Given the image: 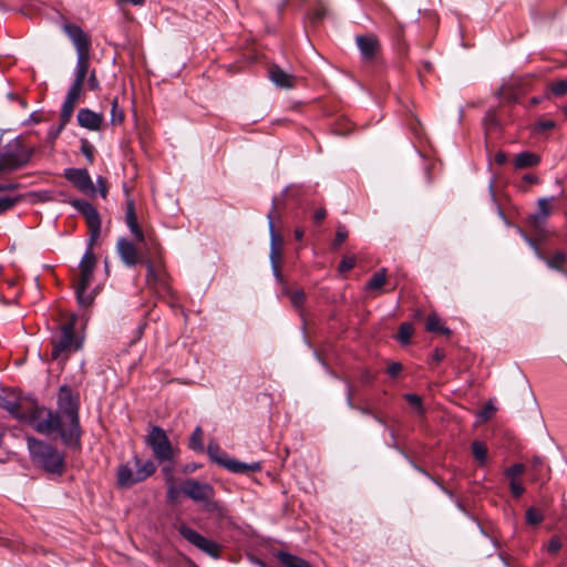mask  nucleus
<instances>
[{"label": "nucleus", "mask_w": 567, "mask_h": 567, "mask_svg": "<svg viewBox=\"0 0 567 567\" xmlns=\"http://www.w3.org/2000/svg\"><path fill=\"white\" fill-rule=\"evenodd\" d=\"M79 408V395L68 385H61L58 393L56 411L41 406V410H38L41 421L35 424V431L45 435L58 433L65 446L73 450L80 449Z\"/></svg>", "instance_id": "obj_1"}, {"label": "nucleus", "mask_w": 567, "mask_h": 567, "mask_svg": "<svg viewBox=\"0 0 567 567\" xmlns=\"http://www.w3.org/2000/svg\"><path fill=\"white\" fill-rule=\"evenodd\" d=\"M85 218L90 230L89 247L80 261V278L74 284L76 300L80 306L87 307L93 302V296L87 292L92 282L96 259L93 246L101 234V217L97 209L85 199H73L69 202Z\"/></svg>", "instance_id": "obj_2"}, {"label": "nucleus", "mask_w": 567, "mask_h": 567, "mask_svg": "<svg viewBox=\"0 0 567 567\" xmlns=\"http://www.w3.org/2000/svg\"><path fill=\"white\" fill-rule=\"evenodd\" d=\"M28 450L34 465L51 474L61 475L64 472V454L55 446L35 437H28Z\"/></svg>", "instance_id": "obj_3"}, {"label": "nucleus", "mask_w": 567, "mask_h": 567, "mask_svg": "<svg viewBox=\"0 0 567 567\" xmlns=\"http://www.w3.org/2000/svg\"><path fill=\"white\" fill-rule=\"evenodd\" d=\"M76 315H71L68 321L59 326L51 337L52 360H66L70 353L81 349L82 340L75 336Z\"/></svg>", "instance_id": "obj_4"}, {"label": "nucleus", "mask_w": 567, "mask_h": 567, "mask_svg": "<svg viewBox=\"0 0 567 567\" xmlns=\"http://www.w3.org/2000/svg\"><path fill=\"white\" fill-rule=\"evenodd\" d=\"M0 408L6 410L13 419L30 424L35 430V424L41 421L38 410H41L34 400L17 395L14 393L0 396Z\"/></svg>", "instance_id": "obj_5"}, {"label": "nucleus", "mask_w": 567, "mask_h": 567, "mask_svg": "<svg viewBox=\"0 0 567 567\" xmlns=\"http://www.w3.org/2000/svg\"><path fill=\"white\" fill-rule=\"evenodd\" d=\"M156 471L153 461H142L137 455L132 457V462L121 464L116 472V483L122 488H128L137 483L144 482Z\"/></svg>", "instance_id": "obj_6"}, {"label": "nucleus", "mask_w": 567, "mask_h": 567, "mask_svg": "<svg viewBox=\"0 0 567 567\" xmlns=\"http://www.w3.org/2000/svg\"><path fill=\"white\" fill-rule=\"evenodd\" d=\"M63 32L71 40L76 51L74 73L90 74L91 37L78 24L64 23Z\"/></svg>", "instance_id": "obj_7"}, {"label": "nucleus", "mask_w": 567, "mask_h": 567, "mask_svg": "<svg viewBox=\"0 0 567 567\" xmlns=\"http://www.w3.org/2000/svg\"><path fill=\"white\" fill-rule=\"evenodd\" d=\"M145 443L159 464L174 462L179 455V450L172 445L166 432L161 426L151 427Z\"/></svg>", "instance_id": "obj_8"}, {"label": "nucleus", "mask_w": 567, "mask_h": 567, "mask_svg": "<svg viewBox=\"0 0 567 567\" xmlns=\"http://www.w3.org/2000/svg\"><path fill=\"white\" fill-rule=\"evenodd\" d=\"M182 492L194 502L202 503L204 509L209 513L220 511V504L215 499V489L208 483H202L194 478L184 481Z\"/></svg>", "instance_id": "obj_9"}, {"label": "nucleus", "mask_w": 567, "mask_h": 567, "mask_svg": "<svg viewBox=\"0 0 567 567\" xmlns=\"http://www.w3.org/2000/svg\"><path fill=\"white\" fill-rule=\"evenodd\" d=\"M146 284L155 293L159 296L169 295L172 289L169 285V275L166 271L161 256L152 260H146Z\"/></svg>", "instance_id": "obj_10"}, {"label": "nucleus", "mask_w": 567, "mask_h": 567, "mask_svg": "<svg viewBox=\"0 0 567 567\" xmlns=\"http://www.w3.org/2000/svg\"><path fill=\"white\" fill-rule=\"evenodd\" d=\"M87 75L84 73H74V81L71 84L65 100L62 104L61 113H60V126L56 130V134L60 133L64 126L70 122L74 107L76 103L79 102L82 92H83V84L86 80Z\"/></svg>", "instance_id": "obj_11"}, {"label": "nucleus", "mask_w": 567, "mask_h": 567, "mask_svg": "<svg viewBox=\"0 0 567 567\" xmlns=\"http://www.w3.org/2000/svg\"><path fill=\"white\" fill-rule=\"evenodd\" d=\"M178 532L183 538H185L188 543H190L203 553L213 558L219 557L220 546L216 542L208 539L207 537L200 535L186 525H181L178 527Z\"/></svg>", "instance_id": "obj_12"}, {"label": "nucleus", "mask_w": 567, "mask_h": 567, "mask_svg": "<svg viewBox=\"0 0 567 567\" xmlns=\"http://www.w3.org/2000/svg\"><path fill=\"white\" fill-rule=\"evenodd\" d=\"M178 532L183 538H185L188 543H190L203 553L213 558L219 557L220 546L216 542L208 539L207 537L200 535L186 525H181L178 527Z\"/></svg>", "instance_id": "obj_13"}, {"label": "nucleus", "mask_w": 567, "mask_h": 567, "mask_svg": "<svg viewBox=\"0 0 567 567\" xmlns=\"http://www.w3.org/2000/svg\"><path fill=\"white\" fill-rule=\"evenodd\" d=\"M63 176L81 193L95 195L96 188L86 168H65Z\"/></svg>", "instance_id": "obj_14"}, {"label": "nucleus", "mask_w": 567, "mask_h": 567, "mask_svg": "<svg viewBox=\"0 0 567 567\" xmlns=\"http://www.w3.org/2000/svg\"><path fill=\"white\" fill-rule=\"evenodd\" d=\"M553 197L547 198L543 197L537 200V212L530 215L527 219L528 225L533 228L535 233L542 230L543 226L546 223V219L551 214V202Z\"/></svg>", "instance_id": "obj_15"}, {"label": "nucleus", "mask_w": 567, "mask_h": 567, "mask_svg": "<svg viewBox=\"0 0 567 567\" xmlns=\"http://www.w3.org/2000/svg\"><path fill=\"white\" fill-rule=\"evenodd\" d=\"M124 192L126 194L125 223L134 238L138 243H142L144 241L145 236L137 221L134 199L130 196L128 188L126 186H124Z\"/></svg>", "instance_id": "obj_16"}, {"label": "nucleus", "mask_w": 567, "mask_h": 567, "mask_svg": "<svg viewBox=\"0 0 567 567\" xmlns=\"http://www.w3.org/2000/svg\"><path fill=\"white\" fill-rule=\"evenodd\" d=\"M116 251L126 267H135L141 261V256L136 246L124 237L117 240Z\"/></svg>", "instance_id": "obj_17"}, {"label": "nucleus", "mask_w": 567, "mask_h": 567, "mask_svg": "<svg viewBox=\"0 0 567 567\" xmlns=\"http://www.w3.org/2000/svg\"><path fill=\"white\" fill-rule=\"evenodd\" d=\"M355 43L364 61L374 60L380 51V42L374 34L357 35Z\"/></svg>", "instance_id": "obj_18"}, {"label": "nucleus", "mask_w": 567, "mask_h": 567, "mask_svg": "<svg viewBox=\"0 0 567 567\" xmlns=\"http://www.w3.org/2000/svg\"><path fill=\"white\" fill-rule=\"evenodd\" d=\"M78 124L89 131H100L104 116L102 113H96L90 109H80L76 114Z\"/></svg>", "instance_id": "obj_19"}, {"label": "nucleus", "mask_w": 567, "mask_h": 567, "mask_svg": "<svg viewBox=\"0 0 567 567\" xmlns=\"http://www.w3.org/2000/svg\"><path fill=\"white\" fill-rule=\"evenodd\" d=\"M269 79L280 89H292L296 85L297 78L284 71L279 65L274 64L269 68Z\"/></svg>", "instance_id": "obj_20"}, {"label": "nucleus", "mask_w": 567, "mask_h": 567, "mask_svg": "<svg viewBox=\"0 0 567 567\" xmlns=\"http://www.w3.org/2000/svg\"><path fill=\"white\" fill-rule=\"evenodd\" d=\"M524 238L530 246H533L537 250L539 258L543 259L549 268L566 274L563 266L567 260V256L564 251H556L550 258H547L544 257L540 252H538L537 246L528 236L524 235Z\"/></svg>", "instance_id": "obj_21"}, {"label": "nucleus", "mask_w": 567, "mask_h": 567, "mask_svg": "<svg viewBox=\"0 0 567 567\" xmlns=\"http://www.w3.org/2000/svg\"><path fill=\"white\" fill-rule=\"evenodd\" d=\"M223 467L231 473H249L258 472L261 470L259 462L244 463L233 458H228L225 463H223Z\"/></svg>", "instance_id": "obj_22"}, {"label": "nucleus", "mask_w": 567, "mask_h": 567, "mask_svg": "<svg viewBox=\"0 0 567 567\" xmlns=\"http://www.w3.org/2000/svg\"><path fill=\"white\" fill-rule=\"evenodd\" d=\"M386 276H388V270L385 268H381L380 270L375 271L372 275V277L365 284L364 289L367 291H372V292H377V295H380L382 292L383 286L386 282Z\"/></svg>", "instance_id": "obj_23"}, {"label": "nucleus", "mask_w": 567, "mask_h": 567, "mask_svg": "<svg viewBox=\"0 0 567 567\" xmlns=\"http://www.w3.org/2000/svg\"><path fill=\"white\" fill-rule=\"evenodd\" d=\"M277 209L276 202L272 200L271 209L267 214L268 219V226H269V234H270V249H279L282 248V238L281 236L275 230L274 226V215Z\"/></svg>", "instance_id": "obj_24"}, {"label": "nucleus", "mask_w": 567, "mask_h": 567, "mask_svg": "<svg viewBox=\"0 0 567 567\" xmlns=\"http://www.w3.org/2000/svg\"><path fill=\"white\" fill-rule=\"evenodd\" d=\"M540 163V157L532 152L518 153L514 158V166L517 169L536 166Z\"/></svg>", "instance_id": "obj_25"}, {"label": "nucleus", "mask_w": 567, "mask_h": 567, "mask_svg": "<svg viewBox=\"0 0 567 567\" xmlns=\"http://www.w3.org/2000/svg\"><path fill=\"white\" fill-rule=\"evenodd\" d=\"M276 556L285 567H311L307 560L287 551L280 550Z\"/></svg>", "instance_id": "obj_26"}, {"label": "nucleus", "mask_w": 567, "mask_h": 567, "mask_svg": "<svg viewBox=\"0 0 567 567\" xmlns=\"http://www.w3.org/2000/svg\"><path fill=\"white\" fill-rule=\"evenodd\" d=\"M425 330L429 332L440 333L444 336L451 334V330L442 323L440 317L436 313H431L427 317Z\"/></svg>", "instance_id": "obj_27"}, {"label": "nucleus", "mask_w": 567, "mask_h": 567, "mask_svg": "<svg viewBox=\"0 0 567 567\" xmlns=\"http://www.w3.org/2000/svg\"><path fill=\"white\" fill-rule=\"evenodd\" d=\"M21 166L22 164L18 161L16 155L8 153L0 155V173L4 171H16Z\"/></svg>", "instance_id": "obj_28"}, {"label": "nucleus", "mask_w": 567, "mask_h": 567, "mask_svg": "<svg viewBox=\"0 0 567 567\" xmlns=\"http://www.w3.org/2000/svg\"><path fill=\"white\" fill-rule=\"evenodd\" d=\"M188 446L190 450L195 452L204 451L203 430L200 426L195 427V430L193 431Z\"/></svg>", "instance_id": "obj_29"}, {"label": "nucleus", "mask_w": 567, "mask_h": 567, "mask_svg": "<svg viewBox=\"0 0 567 567\" xmlns=\"http://www.w3.org/2000/svg\"><path fill=\"white\" fill-rule=\"evenodd\" d=\"M207 452L209 457L220 466L228 460L217 443L210 442L207 446Z\"/></svg>", "instance_id": "obj_30"}, {"label": "nucleus", "mask_w": 567, "mask_h": 567, "mask_svg": "<svg viewBox=\"0 0 567 567\" xmlns=\"http://www.w3.org/2000/svg\"><path fill=\"white\" fill-rule=\"evenodd\" d=\"M532 470L535 472L533 480H547L548 478V470H544V463L540 457H534L532 462Z\"/></svg>", "instance_id": "obj_31"}, {"label": "nucleus", "mask_w": 567, "mask_h": 567, "mask_svg": "<svg viewBox=\"0 0 567 567\" xmlns=\"http://www.w3.org/2000/svg\"><path fill=\"white\" fill-rule=\"evenodd\" d=\"M472 453L480 464H484L487 460V447L480 441L472 443Z\"/></svg>", "instance_id": "obj_32"}, {"label": "nucleus", "mask_w": 567, "mask_h": 567, "mask_svg": "<svg viewBox=\"0 0 567 567\" xmlns=\"http://www.w3.org/2000/svg\"><path fill=\"white\" fill-rule=\"evenodd\" d=\"M414 332L413 326L410 322H403L399 327L398 340L402 344H408Z\"/></svg>", "instance_id": "obj_33"}, {"label": "nucleus", "mask_w": 567, "mask_h": 567, "mask_svg": "<svg viewBox=\"0 0 567 567\" xmlns=\"http://www.w3.org/2000/svg\"><path fill=\"white\" fill-rule=\"evenodd\" d=\"M404 399L416 411L417 415L423 416L425 414V409L420 395L408 393L404 395Z\"/></svg>", "instance_id": "obj_34"}, {"label": "nucleus", "mask_w": 567, "mask_h": 567, "mask_svg": "<svg viewBox=\"0 0 567 567\" xmlns=\"http://www.w3.org/2000/svg\"><path fill=\"white\" fill-rule=\"evenodd\" d=\"M22 197V195L0 197V214L13 208L19 202H21Z\"/></svg>", "instance_id": "obj_35"}, {"label": "nucleus", "mask_w": 567, "mask_h": 567, "mask_svg": "<svg viewBox=\"0 0 567 567\" xmlns=\"http://www.w3.org/2000/svg\"><path fill=\"white\" fill-rule=\"evenodd\" d=\"M111 109V124L120 125L124 121V112L118 107L117 99H113Z\"/></svg>", "instance_id": "obj_36"}, {"label": "nucleus", "mask_w": 567, "mask_h": 567, "mask_svg": "<svg viewBox=\"0 0 567 567\" xmlns=\"http://www.w3.org/2000/svg\"><path fill=\"white\" fill-rule=\"evenodd\" d=\"M80 143H81V147H80L81 153L85 156V158L87 159V162L90 164H93L94 152H95L94 146L86 138H81Z\"/></svg>", "instance_id": "obj_37"}, {"label": "nucleus", "mask_w": 567, "mask_h": 567, "mask_svg": "<svg viewBox=\"0 0 567 567\" xmlns=\"http://www.w3.org/2000/svg\"><path fill=\"white\" fill-rule=\"evenodd\" d=\"M525 466L520 463L514 464L506 468L505 476L509 481L518 480V477L524 473Z\"/></svg>", "instance_id": "obj_38"}, {"label": "nucleus", "mask_w": 567, "mask_h": 567, "mask_svg": "<svg viewBox=\"0 0 567 567\" xmlns=\"http://www.w3.org/2000/svg\"><path fill=\"white\" fill-rule=\"evenodd\" d=\"M162 474L165 480V484H171L175 482V461L171 463H163Z\"/></svg>", "instance_id": "obj_39"}, {"label": "nucleus", "mask_w": 567, "mask_h": 567, "mask_svg": "<svg viewBox=\"0 0 567 567\" xmlns=\"http://www.w3.org/2000/svg\"><path fill=\"white\" fill-rule=\"evenodd\" d=\"M525 516H526V522L530 525H537V524L542 523L544 519L543 514L534 507H529L526 511Z\"/></svg>", "instance_id": "obj_40"}, {"label": "nucleus", "mask_w": 567, "mask_h": 567, "mask_svg": "<svg viewBox=\"0 0 567 567\" xmlns=\"http://www.w3.org/2000/svg\"><path fill=\"white\" fill-rule=\"evenodd\" d=\"M348 235H349V233H348V229L346 228V226L338 225L337 231H336V237L332 243L333 248L340 247L348 238Z\"/></svg>", "instance_id": "obj_41"}, {"label": "nucleus", "mask_w": 567, "mask_h": 567, "mask_svg": "<svg viewBox=\"0 0 567 567\" xmlns=\"http://www.w3.org/2000/svg\"><path fill=\"white\" fill-rule=\"evenodd\" d=\"M549 89L554 95L563 96L567 93V80L563 79L553 82L550 83Z\"/></svg>", "instance_id": "obj_42"}, {"label": "nucleus", "mask_w": 567, "mask_h": 567, "mask_svg": "<svg viewBox=\"0 0 567 567\" xmlns=\"http://www.w3.org/2000/svg\"><path fill=\"white\" fill-rule=\"evenodd\" d=\"M354 266H355V258L353 256H344L338 266V270L340 274H344V272L351 270Z\"/></svg>", "instance_id": "obj_43"}, {"label": "nucleus", "mask_w": 567, "mask_h": 567, "mask_svg": "<svg viewBox=\"0 0 567 567\" xmlns=\"http://www.w3.org/2000/svg\"><path fill=\"white\" fill-rule=\"evenodd\" d=\"M306 300V295L302 290H297L291 293L290 301L296 309H300Z\"/></svg>", "instance_id": "obj_44"}, {"label": "nucleus", "mask_w": 567, "mask_h": 567, "mask_svg": "<svg viewBox=\"0 0 567 567\" xmlns=\"http://www.w3.org/2000/svg\"><path fill=\"white\" fill-rule=\"evenodd\" d=\"M35 197L38 202L45 203L54 200V193L51 190H39L30 194Z\"/></svg>", "instance_id": "obj_45"}, {"label": "nucleus", "mask_w": 567, "mask_h": 567, "mask_svg": "<svg viewBox=\"0 0 567 567\" xmlns=\"http://www.w3.org/2000/svg\"><path fill=\"white\" fill-rule=\"evenodd\" d=\"M555 127V122L551 121V120H540L538 121L535 126H534V130L535 132H538V133H544L546 131H549L551 128Z\"/></svg>", "instance_id": "obj_46"}, {"label": "nucleus", "mask_w": 567, "mask_h": 567, "mask_svg": "<svg viewBox=\"0 0 567 567\" xmlns=\"http://www.w3.org/2000/svg\"><path fill=\"white\" fill-rule=\"evenodd\" d=\"M509 489L512 495L516 498L520 497L525 492L524 486L518 480L509 481Z\"/></svg>", "instance_id": "obj_47"}, {"label": "nucleus", "mask_w": 567, "mask_h": 567, "mask_svg": "<svg viewBox=\"0 0 567 567\" xmlns=\"http://www.w3.org/2000/svg\"><path fill=\"white\" fill-rule=\"evenodd\" d=\"M167 485V499L171 502V503H175L176 499L178 498L179 496V493L182 491V488H178L174 483H171V484H166Z\"/></svg>", "instance_id": "obj_48"}, {"label": "nucleus", "mask_w": 567, "mask_h": 567, "mask_svg": "<svg viewBox=\"0 0 567 567\" xmlns=\"http://www.w3.org/2000/svg\"><path fill=\"white\" fill-rule=\"evenodd\" d=\"M87 86L91 91L100 90V82L94 70L87 75Z\"/></svg>", "instance_id": "obj_49"}, {"label": "nucleus", "mask_w": 567, "mask_h": 567, "mask_svg": "<svg viewBox=\"0 0 567 567\" xmlns=\"http://www.w3.org/2000/svg\"><path fill=\"white\" fill-rule=\"evenodd\" d=\"M96 184H97V190H99L101 197L106 198L107 193H109L106 179L103 176H97Z\"/></svg>", "instance_id": "obj_50"}, {"label": "nucleus", "mask_w": 567, "mask_h": 567, "mask_svg": "<svg viewBox=\"0 0 567 567\" xmlns=\"http://www.w3.org/2000/svg\"><path fill=\"white\" fill-rule=\"evenodd\" d=\"M403 367L400 362H392L388 365V374L391 377V378H395L400 374V372L402 371Z\"/></svg>", "instance_id": "obj_51"}, {"label": "nucleus", "mask_w": 567, "mask_h": 567, "mask_svg": "<svg viewBox=\"0 0 567 567\" xmlns=\"http://www.w3.org/2000/svg\"><path fill=\"white\" fill-rule=\"evenodd\" d=\"M560 548H561L560 539L557 536H554L548 543V547H547L548 553L556 554L557 551H559Z\"/></svg>", "instance_id": "obj_52"}, {"label": "nucleus", "mask_w": 567, "mask_h": 567, "mask_svg": "<svg viewBox=\"0 0 567 567\" xmlns=\"http://www.w3.org/2000/svg\"><path fill=\"white\" fill-rule=\"evenodd\" d=\"M281 260V250L279 249H270V262L271 266L279 265Z\"/></svg>", "instance_id": "obj_53"}, {"label": "nucleus", "mask_w": 567, "mask_h": 567, "mask_svg": "<svg viewBox=\"0 0 567 567\" xmlns=\"http://www.w3.org/2000/svg\"><path fill=\"white\" fill-rule=\"evenodd\" d=\"M20 187L18 183H0V192H12Z\"/></svg>", "instance_id": "obj_54"}, {"label": "nucleus", "mask_w": 567, "mask_h": 567, "mask_svg": "<svg viewBox=\"0 0 567 567\" xmlns=\"http://www.w3.org/2000/svg\"><path fill=\"white\" fill-rule=\"evenodd\" d=\"M327 216V212L324 208H319L315 212L313 219L316 223H321Z\"/></svg>", "instance_id": "obj_55"}, {"label": "nucleus", "mask_w": 567, "mask_h": 567, "mask_svg": "<svg viewBox=\"0 0 567 567\" xmlns=\"http://www.w3.org/2000/svg\"><path fill=\"white\" fill-rule=\"evenodd\" d=\"M117 4H131L135 7H142L145 0H116Z\"/></svg>", "instance_id": "obj_56"}, {"label": "nucleus", "mask_w": 567, "mask_h": 567, "mask_svg": "<svg viewBox=\"0 0 567 567\" xmlns=\"http://www.w3.org/2000/svg\"><path fill=\"white\" fill-rule=\"evenodd\" d=\"M494 159L496 164L504 165L507 162V155L504 152L499 151L495 154Z\"/></svg>", "instance_id": "obj_57"}, {"label": "nucleus", "mask_w": 567, "mask_h": 567, "mask_svg": "<svg viewBox=\"0 0 567 567\" xmlns=\"http://www.w3.org/2000/svg\"><path fill=\"white\" fill-rule=\"evenodd\" d=\"M360 380H361V382H363L365 384H370V383L373 382L374 377L369 371H364V372L361 373Z\"/></svg>", "instance_id": "obj_58"}, {"label": "nucleus", "mask_w": 567, "mask_h": 567, "mask_svg": "<svg viewBox=\"0 0 567 567\" xmlns=\"http://www.w3.org/2000/svg\"><path fill=\"white\" fill-rule=\"evenodd\" d=\"M485 124H486L487 128H492L493 126H497V121L494 115L488 114L485 117Z\"/></svg>", "instance_id": "obj_59"}, {"label": "nucleus", "mask_w": 567, "mask_h": 567, "mask_svg": "<svg viewBox=\"0 0 567 567\" xmlns=\"http://www.w3.org/2000/svg\"><path fill=\"white\" fill-rule=\"evenodd\" d=\"M326 14V11L323 9H317L315 12H313V16H312V21L313 22H318L320 21Z\"/></svg>", "instance_id": "obj_60"}, {"label": "nucleus", "mask_w": 567, "mask_h": 567, "mask_svg": "<svg viewBox=\"0 0 567 567\" xmlns=\"http://www.w3.org/2000/svg\"><path fill=\"white\" fill-rule=\"evenodd\" d=\"M352 396H353V386L352 385H348V394H347V402H348V405L353 409L354 405L352 403Z\"/></svg>", "instance_id": "obj_61"}, {"label": "nucleus", "mask_w": 567, "mask_h": 567, "mask_svg": "<svg viewBox=\"0 0 567 567\" xmlns=\"http://www.w3.org/2000/svg\"><path fill=\"white\" fill-rule=\"evenodd\" d=\"M523 181L528 184H536L538 183V177L535 175L526 174L524 175Z\"/></svg>", "instance_id": "obj_62"}, {"label": "nucleus", "mask_w": 567, "mask_h": 567, "mask_svg": "<svg viewBox=\"0 0 567 567\" xmlns=\"http://www.w3.org/2000/svg\"><path fill=\"white\" fill-rule=\"evenodd\" d=\"M271 269H272V272H274L275 278H276L279 282H281V281H282V276H281V271H280L279 265H277V266H271Z\"/></svg>", "instance_id": "obj_63"}, {"label": "nucleus", "mask_w": 567, "mask_h": 567, "mask_svg": "<svg viewBox=\"0 0 567 567\" xmlns=\"http://www.w3.org/2000/svg\"><path fill=\"white\" fill-rule=\"evenodd\" d=\"M445 354L442 350L440 349H436L433 353V360H435L436 362H440L444 359Z\"/></svg>", "instance_id": "obj_64"}]
</instances>
